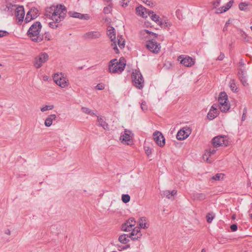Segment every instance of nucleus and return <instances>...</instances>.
Wrapping results in <instances>:
<instances>
[{
	"instance_id": "1",
	"label": "nucleus",
	"mask_w": 252,
	"mask_h": 252,
	"mask_svg": "<svg viewBox=\"0 0 252 252\" xmlns=\"http://www.w3.org/2000/svg\"><path fill=\"white\" fill-rule=\"evenodd\" d=\"M67 10L63 5L52 6L46 9L45 16L53 21L49 23V26L53 29L60 27L58 23L64 19Z\"/></svg>"
},
{
	"instance_id": "2",
	"label": "nucleus",
	"mask_w": 252,
	"mask_h": 252,
	"mask_svg": "<svg viewBox=\"0 0 252 252\" xmlns=\"http://www.w3.org/2000/svg\"><path fill=\"white\" fill-rule=\"evenodd\" d=\"M42 26L39 22L33 23L28 32V34L30 39L34 42H40L43 39V35L40 34Z\"/></svg>"
},
{
	"instance_id": "3",
	"label": "nucleus",
	"mask_w": 252,
	"mask_h": 252,
	"mask_svg": "<svg viewBox=\"0 0 252 252\" xmlns=\"http://www.w3.org/2000/svg\"><path fill=\"white\" fill-rule=\"evenodd\" d=\"M126 65V62L124 58H121L119 60L113 59L109 63V71L112 73H120L124 70Z\"/></svg>"
},
{
	"instance_id": "4",
	"label": "nucleus",
	"mask_w": 252,
	"mask_h": 252,
	"mask_svg": "<svg viewBox=\"0 0 252 252\" xmlns=\"http://www.w3.org/2000/svg\"><path fill=\"white\" fill-rule=\"evenodd\" d=\"M131 78L133 85L136 88L140 90L143 88L144 86V80L139 71L135 70L133 71L131 75Z\"/></svg>"
},
{
	"instance_id": "5",
	"label": "nucleus",
	"mask_w": 252,
	"mask_h": 252,
	"mask_svg": "<svg viewBox=\"0 0 252 252\" xmlns=\"http://www.w3.org/2000/svg\"><path fill=\"white\" fill-rule=\"evenodd\" d=\"M227 95L225 92H221L218 98L219 108L222 112H226L230 109V105L227 102Z\"/></svg>"
},
{
	"instance_id": "6",
	"label": "nucleus",
	"mask_w": 252,
	"mask_h": 252,
	"mask_svg": "<svg viewBox=\"0 0 252 252\" xmlns=\"http://www.w3.org/2000/svg\"><path fill=\"white\" fill-rule=\"evenodd\" d=\"M53 80L56 84L62 88H64L69 85L68 79L64 76L62 73L55 74L53 76Z\"/></svg>"
},
{
	"instance_id": "7",
	"label": "nucleus",
	"mask_w": 252,
	"mask_h": 252,
	"mask_svg": "<svg viewBox=\"0 0 252 252\" xmlns=\"http://www.w3.org/2000/svg\"><path fill=\"white\" fill-rule=\"evenodd\" d=\"M146 47L147 49L155 54L158 53L161 48L160 44L153 39L147 41Z\"/></svg>"
},
{
	"instance_id": "8",
	"label": "nucleus",
	"mask_w": 252,
	"mask_h": 252,
	"mask_svg": "<svg viewBox=\"0 0 252 252\" xmlns=\"http://www.w3.org/2000/svg\"><path fill=\"white\" fill-rule=\"evenodd\" d=\"M115 31V29L111 26H109L107 28V35L111 39V41L112 42L111 46L113 47L116 53H118L119 50L116 46V34Z\"/></svg>"
},
{
	"instance_id": "9",
	"label": "nucleus",
	"mask_w": 252,
	"mask_h": 252,
	"mask_svg": "<svg viewBox=\"0 0 252 252\" xmlns=\"http://www.w3.org/2000/svg\"><path fill=\"white\" fill-rule=\"evenodd\" d=\"M49 59L48 55L46 53H42L35 58L34 63V66L37 68H40L43 63L46 62Z\"/></svg>"
},
{
	"instance_id": "10",
	"label": "nucleus",
	"mask_w": 252,
	"mask_h": 252,
	"mask_svg": "<svg viewBox=\"0 0 252 252\" xmlns=\"http://www.w3.org/2000/svg\"><path fill=\"white\" fill-rule=\"evenodd\" d=\"M178 61L180 62L183 65L187 67H190L194 64V60L192 58L185 56L181 55L178 58Z\"/></svg>"
},
{
	"instance_id": "11",
	"label": "nucleus",
	"mask_w": 252,
	"mask_h": 252,
	"mask_svg": "<svg viewBox=\"0 0 252 252\" xmlns=\"http://www.w3.org/2000/svg\"><path fill=\"white\" fill-rule=\"evenodd\" d=\"M153 138L158 146L163 147L165 145V138L160 132H155L153 133Z\"/></svg>"
},
{
	"instance_id": "12",
	"label": "nucleus",
	"mask_w": 252,
	"mask_h": 252,
	"mask_svg": "<svg viewBox=\"0 0 252 252\" xmlns=\"http://www.w3.org/2000/svg\"><path fill=\"white\" fill-rule=\"evenodd\" d=\"M38 10L35 8H31L27 13L25 21L29 23L32 20L34 19L38 16Z\"/></svg>"
},
{
	"instance_id": "13",
	"label": "nucleus",
	"mask_w": 252,
	"mask_h": 252,
	"mask_svg": "<svg viewBox=\"0 0 252 252\" xmlns=\"http://www.w3.org/2000/svg\"><path fill=\"white\" fill-rule=\"evenodd\" d=\"M151 36H154L155 37H157L158 34L153 32H150L147 30H143L140 31V37L141 39L146 40H149L152 39L151 38Z\"/></svg>"
},
{
	"instance_id": "14",
	"label": "nucleus",
	"mask_w": 252,
	"mask_h": 252,
	"mask_svg": "<svg viewBox=\"0 0 252 252\" xmlns=\"http://www.w3.org/2000/svg\"><path fill=\"white\" fill-rule=\"evenodd\" d=\"M130 131L125 130L124 133L122 134L120 137V140L124 144L131 145L132 143V140L130 135Z\"/></svg>"
},
{
	"instance_id": "15",
	"label": "nucleus",
	"mask_w": 252,
	"mask_h": 252,
	"mask_svg": "<svg viewBox=\"0 0 252 252\" xmlns=\"http://www.w3.org/2000/svg\"><path fill=\"white\" fill-rule=\"evenodd\" d=\"M14 14L19 22H23L25 16V11L23 6H17L15 9Z\"/></svg>"
},
{
	"instance_id": "16",
	"label": "nucleus",
	"mask_w": 252,
	"mask_h": 252,
	"mask_svg": "<svg viewBox=\"0 0 252 252\" xmlns=\"http://www.w3.org/2000/svg\"><path fill=\"white\" fill-rule=\"evenodd\" d=\"M101 33L98 31H91L83 35V37L87 40L96 39L101 36Z\"/></svg>"
},
{
	"instance_id": "17",
	"label": "nucleus",
	"mask_w": 252,
	"mask_h": 252,
	"mask_svg": "<svg viewBox=\"0 0 252 252\" xmlns=\"http://www.w3.org/2000/svg\"><path fill=\"white\" fill-rule=\"evenodd\" d=\"M189 128L184 127L180 130L176 135L177 139L180 140H183L187 138L189 134Z\"/></svg>"
},
{
	"instance_id": "18",
	"label": "nucleus",
	"mask_w": 252,
	"mask_h": 252,
	"mask_svg": "<svg viewBox=\"0 0 252 252\" xmlns=\"http://www.w3.org/2000/svg\"><path fill=\"white\" fill-rule=\"evenodd\" d=\"M212 143L214 147H218L225 145V137L224 136H216L213 139Z\"/></svg>"
},
{
	"instance_id": "19",
	"label": "nucleus",
	"mask_w": 252,
	"mask_h": 252,
	"mask_svg": "<svg viewBox=\"0 0 252 252\" xmlns=\"http://www.w3.org/2000/svg\"><path fill=\"white\" fill-rule=\"evenodd\" d=\"M142 236V234L140 231L139 228H135L133 229L131 232L129 237L133 240H137L138 238H140Z\"/></svg>"
},
{
	"instance_id": "20",
	"label": "nucleus",
	"mask_w": 252,
	"mask_h": 252,
	"mask_svg": "<svg viewBox=\"0 0 252 252\" xmlns=\"http://www.w3.org/2000/svg\"><path fill=\"white\" fill-rule=\"evenodd\" d=\"M137 15L143 18L147 17V13L148 12L147 9L142 5H140L136 8Z\"/></svg>"
},
{
	"instance_id": "21",
	"label": "nucleus",
	"mask_w": 252,
	"mask_h": 252,
	"mask_svg": "<svg viewBox=\"0 0 252 252\" xmlns=\"http://www.w3.org/2000/svg\"><path fill=\"white\" fill-rule=\"evenodd\" d=\"M246 71L244 69H240L238 72L239 79L244 86H246L247 84L246 79Z\"/></svg>"
},
{
	"instance_id": "22",
	"label": "nucleus",
	"mask_w": 252,
	"mask_h": 252,
	"mask_svg": "<svg viewBox=\"0 0 252 252\" xmlns=\"http://www.w3.org/2000/svg\"><path fill=\"white\" fill-rule=\"evenodd\" d=\"M233 0H230L224 6H222L218 9V13H221L228 10L232 5Z\"/></svg>"
},
{
	"instance_id": "23",
	"label": "nucleus",
	"mask_w": 252,
	"mask_h": 252,
	"mask_svg": "<svg viewBox=\"0 0 252 252\" xmlns=\"http://www.w3.org/2000/svg\"><path fill=\"white\" fill-rule=\"evenodd\" d=\"M16 7H17V5H13L10 2H7L4 10L8 12L9 15H12L13 11H14Z\"/></svg>"
},
{
	"instance_id": "24",
	"label": "nucleus",
	"mask_w": 252,
	"mask_h": 252,
	"mask_svg": "<svg viewBox=\"0 0 252 252\" xmlns=\"http://www.w3.org/2000/svg\"><path fill=\"white\" fill-rule=\"evenodd\" d=\"M149 15L150 16L151 19L156 22L158 25H162V23L159 21V17L156 14H154L153 11H148Z\"/></svg>"
},
{
	"instance_id": "25",
	"label": "nucleus",
	"mask_w": 252,
	"mask_h": 252,
	"mask_svg": "<svg viewBox=\"0 0 252 252\" xmlns=\"http://www.w3.org/2000/svg\"><path fill=\"white\" fill-rule=\"evenodd\" d=\"M191 197L193 200H202L205 199L206 195L202 193H194Z\"/></svg>"
},
{
	"instance_id": "26",
	"label": "nucleus",
	"mask_w": 252,
	"mask_h": 252,
	"mask_svg": "<svg viewBox=\"0 0 252 252\" xmlns=\"http://www.w3.org/2000/svg\"><path fill=\"white\" fill-rule=\"evenodd\" d=\"M56 118V116L55 114H52L47 117L45 121V125L46 126H50L52 125L53 120Z\"/></svg>"
},
{
	"instance_id": "27",
	"label": "nucleus",
	"mask_w": 252,
	"mask_h": 252,
	"mask_svg": "<svg viewBox=\"0 0 252 252\" xmlns=\"http://www.w3.org/2000/svg\"><path fill=\"white\" fill-rule=\"evenodd\" d=\"M116 40V46L118 44L120 49H123L125 46V41L124 39L122 37V36H118Z\"/></svg>"
},
{
	"instance_id": "28",
	"label": "nucleus",
	"mask_w": 252,
	"mask_h": 252,
	"mask_svg": "<svg viewBox=\"0 0 252 252\" xmlns=\"http://www.w3.org/2000/svg\"><path fill=\"white\" fill-rule=\"evenodd\" d=\"M97 122L98 123V125L100 126H102L103 129L105 130H107L109 129L108 124L105 122L104 119L102 117H97Z\"/></svg>"
},
{
	"instance_id": "29",
	"label": "nucleus",
	"mask_w": 252,
	"mask_h": 252,
	"mask_svg": "<svg viewBox=\"0 0 252 252\" xmlns=\"http://www.w3.org/2000/svg\"><path fill=\"white\" fill-rule=\"evenodd\" d=\"M177 193V190H173L172 191H169L168 190H166L163 191V193L162 195H163V196H165L167 198H170L172 196H173Z\"/></svg>"
},
{
	"instance_id": "30",
	"label": "nucleus",
	"mask_w": 252,
	"mask_h": 252,
	"mask_svg": "<svg viewBox=\"0 0 252 252\" xmlns=\"http://www.w3.org/2000/svg\"><path fill=\"white\" fill-rule=\"evenodd\" d=\"M128 237L127 234L121 235L119 237V241L122 244H126L129 241Z\"/></svg>"
},
{
	"instance_id": "31",
	"label": "nucleus",
	"mask_w": 252,
	"mask_h": 252,
	"mask_svg": "<svg viewBox=\"0 0 252 252\" xmlns=\"http://www.w3.org/2000/svg\"><path fill=\"white\" fill-rule=\"evenodd\" d=\"M139 224L141 228L146 229L148 227L146 225V218L145 217H141L139 219Z\"/></svg>"
},
{
	"instance_id": "32",
	"label": "nucleus",
	"mask_w": 252,
	"mask_h": 252,
	"mask_svg": "<svg viewBox=\"0 0 252 252\" xmlns=\"http://www.w3.org/2000/svg\"><path fill=\"white\" fill-rule=\"evenodd\" d=\"M219 114L218 111L215 112L212 110H210L207 115V117L210 120H213Z\"/></svg>"
},
{
	"instance_id": "33",
	"label": "nucleus",
	"mask_w": 252,
	"mask_h": 252,
	"mask_svg": "<svg viewBox=\"0 0 252 252\" xmlns=\"http://www.w3.org/2000/svg\"><path fill=\"white\" fill-rule=\"evenodd\" d=\"M81 110L82 112L85 114L90 115L91 116L96 115L95 114L94 112V111L89 108L82 107L81 108Z\"/></svg>"
},
{
	"instance_id": "34",
	"label": "nucleus",
	"mask_w": 252,
	"mask_h": 252,
	"mask_svg": "<svg viewBox=\"0 0 252 252\" xmlns=\"http://www.w3.org/2000/svg\"><path fill=\"white\" fill-rule=\"evenodd\" d=\"M224 175L222 173H218L216 174L215 176L212 177V179L214 181H220L221 180H223Z\"/></svg>"
},
{
	"instance_id": "35",
	"label": "nucleus",
	"mask_w": 252,
	"mask_h": 252,
	"mask_svg": "<svg viewBox=\"0 0 252 252\" xmlns=\"http://www.w3.org/2000/svg\"><path fill=\"white\" fill-rule=\"evenodd\" d=\"M215 217V214L213 212L208 213L206 216L207 221L208 223H211Z\"/></svg>"
},
{
	"instance_id": "36",
	"label": "nucleus",
	"mask_w": 252,
	"mask_h": 252,
	"mask_svg": "<svg viewBox=\"0 0 252 252\" xmlns=\"http://www.w3.org/2000/svg\"><path fill=\"white\" fill-rule=\"evenodd\" d=\"M69 15L74 18H78L81 19L82 17V14L76 12H69Z\"/></svg>"
},
{
	"instance_id": "37",
	"label": "nucleus",
	"mask_w": 252,
	"mask_h": 252,
	"mask_svg": "<svg viewBox=\"0 0 252 252\" xmlns=\"http://www.w3.org/2000/svg\"><path fill=\"white\" fill-rule=\"evenodd\" d=\"M126 223L130 226V228H132V227L135 225L136 221L134 218H130L128 220Z\"/></svg>"
},
{
	"instance_id": "38",
	"label": "nucleus",
	"mask_w": 252,
	"mask_h": 252,
	"mask_svg": "<svg viewBox=\"0 0 252 252\" xmlns=\"http://www.w3.org/2000/svg\"><path fill=\"white\" fill-rule=\"evenodd\" d=\"M54 108V106L53 105H45L44 107L41 108V111L44 112L47 110H52Z\"/></svg>"
},
{
	"instance_id": "39",
	"label": "nucleus",
	"mask_w": 252,
	"mask_h": 252,
	"mask_svg": "<svg viewBox=\"0 0 252 252\" xmlns=\"http://www.w3.org/2000/svg\"><path fill=\"white\" fill-rule=\"evenodd\" d=\"M130 196L128 194H123L122 196V200L123 202L126 203L130 201Z\"/></svg>"
},
{
	"instance_id": "40",
	"label": "nucleus",
	"mask_w": 252,
	"mask_h": 252,
	"mask_svg": "<svg viewBox=\"0 0 252 252\" xmlns=\"http://www.w3.org/2000/svg\"><path fill=\"white\" fill-rule=\"evenodd\" d=\"M211 156L209 154V153L207 152V151H206L205 153L203 155V159L204 161H207L208 162L211 163V161L209 160V158Z\"/></svg>"
},
{
	"instance_id": "41",
	"label": "nucleus",
	"mask_w": 252,
	"mask_h": 252,
	"mask_svg": "<svg viewBox=\"0 0 252 252\" xmlns=\"http://www.w3.org/2000/svg\"><path fill=\"white\" fill-rule=\"evenodd\" d=\"M229 84H230L229 87H230L231 91L233 92H237V88L236 87V85L235 83H234V80H231Z\"/></svg>"
},
{
	"instance_id": "42",
	"label": "nucleus",
	"mask_w": 252,
	"mask_h": 252,
	"mask_svg": "<svg viewBox=\"0 0 252 252\" xmlns=\"http://www.w3.org/2000/svg\"><path fill=\"white\" fill-rule=\"evenodd\" d=\"M249 4L247 2H241L239 4V8L241 10H246V7L248 6Z\"/></svg>"
},
{
	"instance_id": "43",
	"label": "nucleus",
	"mask_w": 252,
	"mask_h": 252,
	"mask_svg": "<svg viewBox=\"0 0 252 252\" xmlns=\"http://www.w3.org/2000/svg\"><path fill=\"white\" fill-rule=\"evenodd\" d=\"M132 228H130V226H129L127 223L123 224L122 226V229L125 231H129Z\"/></svg>"
},
{
	"instance_id": "44",
	"label": "nucleus",
	"mask_w": 252,
	"mask_h": 252,
	"mask_svg": "<svg viewBox=\"0 0 252 252\" xmlns=\"http://www.w3.org/2000/svg\"><path fill=\"white\" fill-rule=\"evenodd\" d=\"M144 150H145V153L146 154V155L148 156H149L152 154V149H151L150 147H144Z\"/></svg>"
},
{
	"instance_id": "45",
	"label": "nucleus",
	"mask_w": 252,
	"mask_h": 252,
	"mask_svg": "<svg viewBox=\"0 0 252 252\" xmlns=\"http://www.w3.org/2000/svg\"><path fill=\"white\" fill-rule=\"evenodd\" d=\"M111 10V7L110 5L106 6L103 8V12L105 14L110 13Z\"/></svg>"
},
{
	"instance_id": "46",
	"label": "nucleus",
	"mask_w": 252,
	"mask_h": 252,
	"mask_svg": "<svg viewBox=\"0 0 252 252\" xmlns=\"http://www.w3.org/2000/svg\"><path fill=\"white\" fill-rule=\"evenodd\" d=\"M96 88L98 90H102L104 89V85L102 83H99L96 85Z\"/></svg>"
},
{
	"instance_id": "47",
	"label": "nucleus",
	"mask_w": 252,
	"mask_h": 252,
	"mask_svg": "<svg viewBox=\"0 0 252 252\" xmlns=\"http://www.w3.org/2000/svg\"><path fill=\"white\" fill-rule=\"evenodd\" d=\"M8 34V32L7 31H0V38L7 36Z\"/></svg>"
},
{
	"instance_id": "48",
	"label": "nucleus",
	"mask_w": 252,
	"mask_h": 252,
	"mask_svg": "<svg viewBox=\"0 0 252 252\" xmlns=\"http://www.w3.org/2000/svg\"><path fill=\"white\" fill-rule=\"evenodd\" d=\"M209 153L210 156L214 155L216 152V150L215 149H210L209 150H206Z\"/></svg>"
},
{
	"instance_id": "49",
	"label": "nucleus",
	"mask_w": 252,
	"mask_h": 252,
	"mask_svg": "<svg viewBox=\"0 0 252 252\" xmlns=\"http://www.w3.org/2000/svg\"><path fill=\"white\" fill-rule=\"evenodd\" d=\"M141 108L143 110H147V107L145 101H143L141 104Z\"/></svg>"
},
{
	"instance_id": "50",
	"label": "nucleus",
	"mask_w": 252,
	"mask_h": 252,
	"mask_svg": "<svg viewBox=\"0 0 252 252\" xmlns=\"http://www.w3.org/2000/svg\"><path fill=\"white\" fill-rule=\"evenodd\" d=\"M230 228L232 231H235L237 229V225L235 224H233L231 225Z\"/></svg>"
},
{
	"instance_id": "51",
	"label": "nucleus",
	"mask_w": 252,
	"mask_h": 252,
	"mask_svg": "<svg viewBox=\"0 0 252 252\" xmlns=\"http://www.w3.org/2000/svg\"><path fill=\"white\" fill-rule=\"evenodd\" d=\"M247 113V110L245 108H244V110H243V116L242 117V121H245V120L246 119V114Z\"/></svg>"
},
{
	"instance_id": "52",
	"label": "nucleus",
	"mask_w": 252,
	"mask_h": 252,
	"mask_svg": "<svg viewBox=\"0 0 252 252\" xmlns=\"http://www.w3.org/2000/svg\"><path fill=\"white\" fill-rule=\"evenodd\" d=\"M81 19L88 20L90 19V16L88 14H82Z\"/></svg>"
},
{
	"instance_id": "53",
	"label": "nucleus",
	"mask_w": 252,
	"mask_h": 252,
	"mask_svg": "<svg viewBox=\"0 0 252 252\" xmlns=\"http://www.w3.org/2000/svg\"><path fill=\"white\" fill-rule=\"evenodd\" d=\"M217 107L218 106L217 105V104H214L212 106L210 110H212L213 111H215V112H217V111H218Z\"/></svg>"
},
{
	"instance_id": "54",
	"label": "nucleus",
	"mask_w": 252,
	"mask_h": 252,
	"mask_svg": "<svg viewBox=\"0 0 252 252\" xmlns=\"http://www.w3.org/2000/svg\"><path fill=\"white\" fill-rule=\"evenodd\" d=\"M224 58V55L221 53L220 55L218 57V60H219V61H221Z\"/></svg>"
},
{
	"instance_id": "55",
	"label": "nucleus",
	"mask_w": 252,
	"mask_h": 252,
	"mask_svg": "<svg viewBox=\"0 0 252 252\" xmlns=\"http://www.w3.org/2000/svg\"><path fill=\"white\" fill-rule=\"evenodd\" d=\"M117 248L119 251H122V250H124V249H123L124 248V246L117 245Z\"/></svg>"
},
{
	"instance_id": "56",
	"label": "nucleus",
	"mask_w": 252,
	"mask_h": 252,
	"mask_svg": "<svg viewBox=\"0 0 252 252\" xmlns=\"http://www.w3.org/2000/svg\"><path fill=\"white\" fill-rule=\"evenodd\" d=\"M45 34V39L47 40H50V35L49 33H46Z\"/></svg>"
},
{
	"instance_id": "57",
	"label": "nucleus",
	"mask_w": 252,
	"mask_h": 252,
	"mask_svg": "<svg viewBox=\"0 0 252 252\" xmlns=\"http://www.w3.org/2000/svg\"><path fill=\"white\" fill-rule=\"evenodd\" d=\"M220 0H217L216 1L214 2V4L216 6H218V5L220 4Z\"/></svg>"
},
{
	"instance_id": "58",
	"label": "nucleus",
	"mask_w": 252,
	"mask_h": 252,
	"mask_svg": "<svg viewBox=\"0 0 252 252\" xmlns=\"http://www.w3.org/2000/svg\"><path fill=\"white\" fill-rule=\"evenodd\" d=\"M130 248V245L129 244H127L126 246H124V250H126Z\"/></svg>"
},
{
	"instance_id": "59",
	"label": "nucleus",
	"mask_w": 252,
	"mask_h": 252,
	"mask_svg": "<svg viewBox=\"0 0 252 252\" xmlns=\"http://www.w3.org/2000/svg\"><path fill=\"white\" fill-rule=\"evenodd\" d=\"M162 25H164V26L168 27V26H170V24L168 22H166L164 24L162 23Z\"/></svg>"
},
{
	"instance_id": "60",
	"label": "nucleus",
	"mask_w": 252,
	"mask_h": 252,
	"mask_svg": "<svg viewBox=\"0 0 252 252\" xmlns=\"http://www.w3.org/2000/svg\"><path fill=\"white\" fill-rule=\"evenodd\" d=\"M229 24V21H228L227 22H226V23H225V26H224V27L223 28V31H224V30H225V29H226V27H227L228 24Z\"/></svg>"
},
{
	"instance_id": "61",
	"label": "nucleus",
	"mask_w": 252,
	"mask_h": 252,
	"mask_svg": "<svg viewBox=\"0 0 252 252\" xmlns=\"http://www.w3.org/2000/svg\"><path fill=\"white\" fill-rule=\"evenodd\" d=\"M48 76H44L43 77V80H44V81H46V80H48Z\"/></svg>"
},
{
	"instance_id": "62",
	"label": "nucleus",
	"mask_w": 252,
	"mask_h": 252,
	"mask_svg": "<svg viewBox=\"0 0 252 252\" xmlns=\"http://www.w3.org/2000/svg\"><path fill=\"white\" fill-rule=\"evenodd\" d=\"M235 218H236L235 215H233L232 217V219L233 220H234V219H235Z\"/></svg>"
},
{
	"instance_id": "63",
	"label": "nucleus",
	"mask_w": 252,
	"mask_h": 252,
	"mask_svg": "<svg viewBox=\"0 0 252 252\" xmlns=\"http://www.w3.org/2000/svg\"><path fill=\"white\" fill-rule=\"evenodd\" d=\"M201 252H206V251L204 249H202Z\"/></svg>"
},
{
	"instance_id": "64",
	"label": "nucleus",
	"mask_w": 252,
	"mask_h": 252,
	"mask_svg": "<svg viewBox=\"0 0 252 252\" xmlns=\"http://www.w3.org/2000/svg\"><path fill=\"white\" fill-rule=\"evenodd\" d=\"M111 0H104L106 2H109Z\"/></svg>"
}]
</instances>
